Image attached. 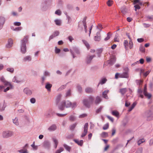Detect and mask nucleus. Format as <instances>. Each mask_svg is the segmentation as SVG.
Here are the masks:
<instances>
[{
  "mask_svg": "<svg viewBox=\"0 0 153 153\" xmlns=\"http://www.w3.org/2000/svg\"><path fill=\"white\" fill-rule=\"evenodd\" d=\"M133 4L134 5V7L135 11L140 8V6L144 5L142 1L140 0H134Z\"/></svg>",
  "mask_w": 153,
  "mask_h": 153,
  "instance_id": "nucleus-4",
  "label": "nucleus"
},
{
  "mask_svg": "<svg viewBox=\"0 0 153 153\" xmlns=\"http://www.w3.org/2000/svg\"><path fill=\"white\" fill-rule=\"evenodd\" d=\"M6 106V104L5 103L4 101L3 105L0 103V111H2L4 110Z\"/></svg>",
  "mask_w": 153,
  "mask_h": 153,
  "instance_id": "nucleus-25",
  "label": "nucleus"
},
{
  "mask_svg": "<svg viewBox=\"0 0 153 153\" xmlns=\"http://www.w3.org/2000/svg\"><path fill=\"white\" fill-rule=\"evenodd\" d=\"M109 127V123H107L104 125L102 128L104 130H105L108 129Z\"/></svg>",
  "mask_w": 153,
  "mask_h": 153,
  "instance_id": "nucleus-50",
  "label": "nucleus"
},
{
  "mask_svg": "<svg viewBox=\"0 0 153 153\" xmlns=\"http://www.w3.org/2000/svg\"><path fill=\"white\" fill-rule=\"evenodd\" d=\"M77 124V123H74V124H72V125H71L70 127V129L71 131H74V129L76 127Z\"/></svg>",
  "mask_w": 153,
  "mask_h": 153,
  "instance_id": "nucleus-30",
  "label": "nucleus"
},
{
  "mask_svg": "<svg viewBox=\"0 0 153 153\" xmlns=\"http://www.w3.org/2000/svg\"><path fill=\"white\" fill-rule=\"evenodd\" d=\"M63 146L67 151L70 152L71 149V147L70 146L65 144L63 145Z\"/></svg>",
  "mask_w": 153,
  "mask_h": 153,
  "instance_id": "nucleus-38",
  "label": "nucleus"
},
{
  "mask_svg": "<svg viewBox=\"0 0 153 153\" xmlns=\"http://www.w3.org/2000/svg\"><path fill=\"white\" fill-rule=\"evenodd\" d=\"M13 134V133L11 131H4L2 133V135L4 138H8L11 136Z\"/></svg>",
  "mask_w": 153,
  "mask_h": 153,
  "instance_id": "nucleus-7",
  "label": "nucleus"
},
{
  "mask_svg": "<svg viewBox=\"0 0 153 153\" xmlns=\"http://www.w3.org/2000/svg\"><path fill=\"white\" fill-rule=\"evenodd\" d=\"M74 141L78 145L82 146L83 143V140H81L79 141L77 139H74Z\"/></svg>",
  "mask_w": 153,
  "mask_h": 153,
  "instance_id": "nucleus-26",
  "label": "nucleus"
},
{
  "mask_svg": "<svg viewBox=\"0 0 153 153\" xmlns=\"http://www.w3.org/2000/svg\"><path fill=\"white\" fill-rule=\"evenodd\" d=\"M21 23L19 22H14V25L16 26H19L21 25Z\"/></svg>",
  "mask_w": 153,
  "mask_h": 153,
  "instance_id": "nucleus-63",
  "label": "nucleus"
},
{
  "mask_svg": "<svg viewBox=\"0 0 153 153\" xmlns=\"http://www.w3.org/2000/svg\"><path fill=\"white\" fill-rule=\"evenodd\" d=\"M103 108V107L102 106H100V107L97 109L96 111V112L97 113H98L100 112L102 109V108Z\"/></svg>",
  "mask_w": 153,
  "mask_h": 153,
  "instance_id": "nucleus-58",
  "label": "nucleus"
},
{
  "mask_svg": "<svg viewBox=\"0 0 153 153\" xmlns=\"http://www.w3.org/2000/svg\"><path fill=\"white\" fill-rule=\"evenodd\" d=\"M5 21V18L3 16H0V30L3 27Z\"/></svg>",
  "mask_w": 153,
  "mask_h": 153,
  "instance_id": "nucleus-13",
  "label": "nucleus"
},
{
  "mask_svg": "<svg viewBox=\"0 0 153 153\" xmlns=\"http://www.w3.org/2000/svg\"><path fill=\"white\" fill-rule=\"evenodd\" d=\"M0 80L4 83L5 85L10 86L11 88L13 87V85H11V83L6 80L5 79L3 76H2L1 77Z\"/></svg>",
  "mask_w": 153,
  "mask_h": 153,
  "instance_id": "nucleus-8",
  "label": "nucleus"
},
{
  "mask_svg": "<svg viewBox=\"0 0 153 153\" xmlns=\"http://www.w3.org/2000/svg\"><path fill=\"white\" fill-rule=\"evenodd\" d=\"M94 97L91 96H89L88 99H85L83 100L84 105L86 107L89 108L91 104H92L94 102Z\"/></svg>",
  "mask_w": 153,
  "mask_h": 153,
  "instance_id": "nucleus-3",
  "label": "nucleus"
},
{
  "mask_svg": "<svg viewBox=\"0 0 153 153\" xmlns=\"http://www.w3.org/2000/svg\"><path fill=\"white\" fill-rule=\"evenodd\" d=\"M133 46V42L131 40L129 41V48L130 49H131L132 48Z\"/></svg>",
  "mask_w": 153,
  "mask_h": 153,
  "instance_id": "nucleus-52",
  "label": "nucleus"
},
{
  "mask_svg": "<svg viewBox=\"0 0 153 153\" xmlns=\"http://www.w3.org/2000/svg\"><path fill=\"white\" fill-rule=\"evenodd\" d=\"M143 116L144 117L147 118V120H149L153 118V113L152 112V111H146L143 114Z\"/></svg>",
  "mask_w": 153,
  "mask_h": 153,
  "instance_id": "nucleus-5",
  "label": "nucleus"
},
{
  "mask_svg": "<svg viewBox=\"0 0 153 153\" xmlns=\"http://www.w3.org/2000/svg\"><path fill=\"white\" fill-rule=\"evenodd\" d=\"M112 114L116 117H118L119 115V113L116 111H113L111 112Z\"/></svg>",
  "mask_w": 153,
  "mask_h": 153,
  "instance_id": "nucleus-32",
  "label": "nucleus"
},
{
  "mask_svg": "<svg viewBox=\"0 0 153 153\" xmlns=\"http://www.w3.org/2000/svg\"><path fill=\"white\" fill-rule=\"evenodd\" d=\"M31 57L30 56H27L25 57L23 59V60L25 61H30L31 60Z\"/></svg>",
  "mask_w": 153,
  "mask_h": 153,
  "instance_id": "nucleus-40",
  "label": "nucleus"
},
{
  "mask_svg": "<svg viewBox=\"0 0 153 153\" xmlns=\"http://www.w3.org/2000/svg\"><path fill=\"white\" fill-rule=\"evenodd\" d=\"M76 88L79 93H81L82 91V88L81 86L78 85L76 86Z\"/></svg>",
  "mask_w": 153,
  "mask_h": 153,
  "instance_id": "nucleus-37",
  "label": "nucleus"
},
{
  "mask_svg": "<svg viewBox=\"0 0 153 153\" xmlns=\"http://www.w3.org/2000/svg\"><path fill=\"white\" fill-rule=\"evenodd\" d=\"M60 49L57 48L56 47H55V52L56 53H58L60 52Z\"/></svg>",
  "mask_w": 153,
  "mask_h": 153,
  "instance_id": "nucleus-61",
  "label": "nucleus"
},
{
  "mask_svg": "<svg viewBox=\"0 0 153 153\" xmlns=\"http://www.w3.org/2000/svg\"><path fill=\"white\" fill-rule=\"evenodd\" d=\"M31 146L34 150H36L38 149V146L35 145L34 141L33 142V144L31 145Z\"/></svg>",
  "mask_w": 153,
  "mask_h": 153,
  "instance_id": "nucleus-44",
  "label": "nucleus"
},
{
  "mask_svg": "<svg viewBox=\"0 0 153 153\" xmlns=\"http://www.w3.org/2000/svg\"><path fill=\"white\" fill-rule=\"evenodd\" d=\"M109 91V90H105L103 91L102 93V96L103 97L106 99H108V97L107 95V94L108 93Z\"/></svg>",
  "mask_w": 153,
  "mask_h": 153,
  "instance_id": "nucleus-23",
  "label": "nucleus"
},
{
  "mask_svg": "<svg viewBox=\"0 0 153 153\" xmlns=\"http://www.w3.org/2000/svg\"><path fill=\"white\" fill-rule=\"evenodd\" d=\"M52 139L53 140L54 142V144H58V142L56 138H53Z\"/></svg>",
  "mask_w": 153,
  "mask_h": 153,
  "instance_id": "nucleus-62",
  "label": "nucleus"
},
{
  "mask_svg": "<svg viewBox=\"0 0 153 153\" xmlns=\"http://www.w3.org/2000/svg\"><path fill=\"white\" fill-rule=\"evenodd\" d=\"M23 91L25 94L28 95H30L32 94V91L27 88L24 89Z\"/></svg>",
  "mask_w": 153,
  "mask_h": 153,
  "instance_id": "nucleus-18",
  "label": "nucleus"
},
{
  "mask_svg": "<svg viewBox=\"0 0 153 153\" xmlns=\"http://www.w3.org/2000/svg\"><path fill=\"white\" fill-rule=\"evenodd\" d=\"M143 94L144 96L148 100H150L151 99L152 95V94L148 93L147 91L143 92Z\"/></svg>",
  "mask_w": 153,
  "mask_h": 153,
  "instance_id": "nucleus-17",
  "label": "nucleus"
},
{
  "mask_svg": "<svg viewBox=\"0 0 153 153\" xmlns=\"http://www.w3.org/2000/svg\"><path fill=\"white\" fill-rule=\"evenodd\" d=\"M43 75L45 76H50V73L47 71H44Z\"/></svg>",
  "mask_w": 153,
  "mask_h": 153,
  "instance_id": "nucleus-41",
  "label": "nucleus"
},
{
  "mask_svg": "<svg viewBox=\"0 0 153 153\" xmlns=\"http://www.w3.org/2000/svg\"><path fill=\"white\" fill-rule=\"evenodd\" d=\"M48 0H44L41 3L40 7L42 10L45 11L48 9Z\"/></svg>",
  "mask_w": 153,
  "mask_h": 153,
  "instance_id": "nucleus-6",
  "label": "nucleus"
},
{
  "mask_svg": "<svg viewBox=\"0 0 153 153\" xmlns=\"http://www.w3.org/2000/svg\"><path fill=\"white\" fill-rule=\"evenodd\" d=\"M119 77L123 78H127L128 77V75L127 72L123 73L122 74L120 75Z\"/></svg>",
  "mask_w": 153,
  "mask_h": 153,
  "instance_id": "nucleus-21",
  "label": "nucleus"
},
{
  "mask_svg": "<svg viewBox=\"0 0 153 153\" xmlns=\"http://www.w3.org/2000/svg\"><path fill=\"white\" fill-rule=\"evenodd\" d=\"M59 34V32L58 31H55L50 36L49 38V41H50L52 39L58 36Z\"/></svg>",
  "mask_w": 153,
  "mask_h": 153,
  "instance_id": "nucleus-11",
  "label": "nucleus"
},
{
  "mask_svg": "<svg viewBox=\"0 0 153 153\" xmlns=\"http://www.w3.org/2000/svg\"><path fill=\"white\" fill-rule=\"evenodd\" d=\"M85 92L88 94H91L94 91L91 88L87 87L85 89Z\"/></svg>",
  "mask_w": 153,
  "mask_h": 153,
  "instance_id": "nucleus-22",
  "label": "nucleus"
},
{
  "mask_svg": "<svg viewBox=\"0 0 153 153\" xmlns=\"http://www.w3.org/2000/svg\"><path fill=\"white\" fill-rule=\"evenodd\" d=\"M6 70L7 71L11 73H13L14 71V68H7Z\"/></svg>",
  "mask_w": 153,
  "mask_h": 153,
  "instance_id": "nucleus-42",
  "label": "nucleus"
},
{
  "mask_svg": "<svg viewBox=\"0 0 153 153\" xmlns=\"http://www.w3.org/2000/svg\"><path fill=\"white\" fill-rule=\"evenodd\" d=\"M140 51L142 52H144L145 51V49L144 46L140 45Z\"/></svg>",
  "mask_w": 153,
  "mask_h": 153,
  "instance_id": "nucleus-48",
  "label": "nucleus"
},
{
  "mask_svg": "<svg viewBox=\"0 0 153 153\" xmlns=\"http://www.w3.org/2000/svg\"><path fill=\"white\" fill-rule=\"evenodd\" d=\"M57 127L56 125L53 124L50 126L48 128V130L49 131H53L56 130Z\"/></svg>",
  "mask_w": 153,
  "mask_h": 153,
  "instance_id": "nucleus-20",
  "label": "nucleus"
},
{
  "mask_svg": "<svg viewBox=\"0 0 153 153\" xmlns=\"http://www.w3.org/2000/svg\"><path fill=\"white\" fill-rule=\"evenodd\" d=\"M55 14L58 16H60L61 15V12L60 10L58 9L56 11Z\"/></svg>",
  "mask_w": 153,
  "mask_h": 153,
  "instance_id": "nucleus-55",
  "label": "nucleus"
},
{
  "mask_svg": "<svg viewBox=\"0 0 153 153\" xmlns=\"http://www.w3.org/2000/svg\"><path fill=\"white\" fill-rule=\"evenodd\" d=\"M127 91V89L126 88H123L121 89L120 90V92L122 95H123Z\"/></svg>",
  "mask_w": 153,
  "mask_h": 153,
  "instance_id": "nucleus-29",
  "label": "nucleus"
},
{
  "mask_svg": "<svg viewBox=\"0 0 153 153\" xmlns=\"http://www.w3.org/2000/svg\"><path fill=\"white\" fill-rule=\"evenodd\" d=\"M71 102L68 100H63L58 105V108L61 111L64 110L65 107L68 108L71 106Z\"/></svg>",
  "mask_w": 153,
  "mask_h": 153,
  "instance_id": "nucleus-1",
  "label": "nucleus"
},
{
  "mask_svg": "<svg viewBox=\"0 0 153 153\" xmlns=\"http://www.w3.org/2000/svg\"><path fill=\"white\" fill-rule=\"evenodd\" d=\"M13 40L11 39H9L8 40L7 43L6 45V47L7 48H11L13 45Z\"/></svg>",
  "mask_w": 153,
  "mask_h": 153,
  "instance_id": "nucleus-14",
  "label": "nucleus"
},
{
  "mask_svg": "<svg viewBox=\"0 0 153 153\" xmlns=\"http://www.w3.org/2000/svg\"><path fill=\"white\" fill-rule=\"evenodd\" d=\"M96 57L95 55L90 56L88 55L87 56L86 59V63L88 64L91 63V60L94 58Z\"/></svg>",
  "mask_w": 153,
  "mask_h": 153,
  "instance_id": "nucleus-12",
  "label": "nucleus"
},
{
  "mask_svg": "<svg viewBox=\"0 0 153 153\" xmlns=\"http://www.w3.org/2000/svg\"><path fill=\"white\" fill-rule=\"evenodd\" d=\"M101 39L100 36H95L94 37V40L96 41H99Z\"/></svg>",
  "mask_w": 153,
  "mask_h": 153,
  "instance_id": "nucleus-46",
  "label": "nucleus"
},
{
  "mask_svg": "<svg viewBox=\"0 0 153 153\" xmlns=\"http://www.w3.org/2000/svg\"><path fill=\"white\" fill-rule=\"evenodd\" d=\"M143 91L142 90L141 88H139L137 90V93L138 94V97H141V98H144V96L142 94Z\"/></svg>",
  "mask_w": 153,
  "mask_h": 153,
  "instance_id": "nucleus-16",
  "label": "nucleus"
},
{
  "mask_svg": "<svg viewBox=\"0 0 153 153\" xmlns=\"http://www.w3.org/2000/svg\"><path fill=\"white\" fill-rule=\"evenodd\" d=\"M111 35L110 34V33L108 32L107 33V36L104 39L105 41H107L111 37Z\"/></svg>",
  "mask_w": 153,
  "mask_h": 153,
  "instance_id": "nucleus-45",
  "label": "nucleus"
},
{
  "mask_svg": "<svg viewBox=\"0 0 153 153\" xmlns=\"http://www.w3.org/2000/svg\"><path fill=\"white\" fill-rule=\"evenodd\" d=\"M76 106V104L75 102H73L72 103H71V107L72 108H74Z\"/></svg>",
  "mask_w": 153,
  "mask_h": 153,
  "instance_id": "nucleus-64",
  "label": "nucleus"
},
{
  "mask_svg": "<svg viewBox=\"0 0 153 153\" xmlns=\"http://www.w3.org/2000/svg\"><path fill=\"white\" fill-rule=\"evenodd\" d=\"M107 81V80L106 78L104 77L102 78L100 80L98 83L97 87H98L100 84L102 85L105 84Z\"/></svg>",
  "mask_w": 153,
  "mask_h": 153,
  "instance_id": "nucleus-15",
  "label": "nucleus"
},
{
  "mask_svg": "<svg viewBox=\"0 0 153 153\" xmlns=\"http://www.w3.org/2000/svg\"><path fill=\"white\" fill-rule=\"evenodd\" d=\"M100 135L102 137L105 138L108 137V133L103 132L100 134Z\"/></svg>",
  "mask_w": 153,
  "mask_h": 153,
  "instance_id": "nucleus-36",
  "label": "nucleus"
},
{
  "mask_svg": "<svg viewBox=\"0 0 153 153\" xmlns=\"http://www.w3.org/2000/svg\"><path fill=\"white\" fill-rule=\"evenodd\" d=\"M13 122L16 126H18L19 124L18 119L16 117H15L14 119H13Z\"/></svg>",
  "mask_w": 153,
  "mask_h": 153,
  "instance_id": "nucleus-33",
  "label": "nucleus"
},
{
  "mask_svg": "<svg viewBox=\"0 0 153 153\" xmlns=\"http://www.w3.org/2000/svg\"><path fill=\"white\" fill-rule=\"evenodd\" d=\"M73 51H74L77 54H79L80 53L79 51L78 48L76 47H74L72 48Z\"/></svg>",
  "mask_w": 153,
  "mask_h": 153,
  "instance_id": "nucleus-31",
  "label": "nucleus"
},
{
  "mask_svg": "<svg viewBox=\"0 0 153 153\" xmlns=\"http://www.w3.org/2000/svg\"><path fill=\"white\" fill-rule=\"evenodd\" d=\"M136 82L137 84L139 85H140L142 84V81L140 80H136Z\"/></svg>",
  "mask_w": 153,
  "mask_h": 153,
  "instance_id": "nucleus-57",
  "label": "nucleus"
},
{
  "mask_svg": "<svg viewBox=\"0 0 153 153\" xmlns=\"http://www.w3.org/2000/svg\"><path fill=\"white\" fill-rule=\"evenodd\" d=\"M54 22L58 26H60L61 25V20L60 19H55L54 20Z\"/></svg>",
  "mask_w": 153,
  "mask_h": 153,
  "instance_id": "nucleus-39",
  "label": "nucleus"
},
{
  "mask_svg": "<svg viewBox=\"0 0 153 153\" xmlns=\"http://www.w3.org/2000/svg\"><path fill=\"white\" fill-rule=\"evenodd\" d=\"M103 51L102 48L99 49L97 50V53L98 57H100L101 54Z\"/></svg>",
  "mask_w": 153,
  "mask_h": 153,
  "instance_id": "nucleus-34",
  "label": "nucleus"
},
{
  "mask_svg": "<svg viewBox=\"0 0 153 153\" xmlns=\"http://www.w3.org/2000/svg\"><path fill=\"white\" fill-rule=\"evenodd\" d=\"M66 87V85H62L58 89V90L59 91H61L63 89H64Z\"/></svg>",
  "mask_w": 153,
  "mask_h": 153,
  "instance_id": "nucleus-60",
  "label": "nucleus"
},
{
  "mask_svg": "<svg viewBox=\"0 0 153 153\" xmlns=\"http://www.w3.org/2000/svg\"><path fill=\"white\" fill-rule=\"evenodd\" d=\"M82 41L85 46H86L87 48H88V50L90 48V45L86 41L84 40H82Z\"/></svg>",
  "mask_w": 153,
  "mask_h": 153,
  "instance_id": "nucleus-35",
  "label": "nucleus"
},
{
  "mask_svg": "<svg viewBox=\"0 0 153 153\" xmlns=\"http://www.w3.org/2000/svg\"><path fill=\"white\" fill-rule=\"evenodd\" d=\"M123 44L125 46V48L127 49L128 45V42L127 40H125L123 42Z\"/></svg>",
  "mask_w": 153,
  "mask_h": 153,
  "instance_id": "nucleus-43",
  "label": "nucleus"
},
{
  "mask_svg": "<svg viewBox=\"0 0 153 153\" xmlns=\"http://www.w3.org/2000/svg\"><path fill=\"white\" fill-rule=\"evenodd\" d=\"M101 101V99L100 97L99 96H97L95 100L94 103L95 104L97 105Z\"/></svg>",
  "mask_w": 153,
  "mask_h": 153,
  "instance_id": "nucleus-24",
  "label": "nucleus"
},
{
  "mask_svg": "<svg viewBox=\"0 0 153 153\" xmlns=\"http://www.w3.org/2000/svg\"><path fill=\"white\" fill-rule=\"evenodd\" d=\"M71 95V90L69 89L68 90L66 93V97L70 96Z\"/></svg>",
  "mask_w": 153,
  "mask_h": 153,
  "instance_id": "nucleus-51",
  "label": "nucleus"
},
{
  "mask_svg": "<svg viewBox=\"0 0 153 153\" xmlns=\"http://www.w3.org/2000/svg\"><path fill=\"white\" fill-rule=\"evenodd\" d=\"M115 61L116 60L114 58H111L109 60L107 61L106 63L110 66H111L114 63Z\"/></svg>",
  "mask_w": 153,
  "mask_h": 153,
  "instance_id": "nucleus-19",
  "label": "nucleus"
},
{
  "mask_svg": "<svg viewBox=\"0 0 153 153\" xmlns=\"http://www.w3.org/2000/svg\"><path fill=\"white\" fill-rule=\"evenodd\" d=\"M145 141V140L143 139H141L138 141L137 142V143L138 145H140L141 143H142L144 142Z\"/></svg>",
  "mask_w": 153,
  "mask_h": 153,
  "instance_id": "nucleus-56",
  "label": "nucleus"
},
{
  "mask_svg": "<svg viewBox=\"0 0 153 153\" xmlns=\"http://www.w3.org/2000/svg\"><path fill=\"white\" fill-rule=\"evenodd\" d=\"M64 149L62 147H60L59 149L57 150L55 153H60L62 152L63 151Z\"/></svg>",
  "mask_w": 153,
  "mask_h": 153,
  "instance_id": "nucleus-53",
  "label": "nucleus"
},
{
  "mask_svg": "<svg viewBox=\"0 0 153 153\" xmlns=\"http://www.w3.org/2000/svg\"><path fill=\"white\" fill-rule=\"evenodd\" d=\"M112 1L111 0H108L107 3V4L108 6H111L112 4Z\"/></svg>",
  "mask_w": 153,
  "mask_h": 153,
  "instance_id": "nucleus-59",
  "label": "nucleus"
},
{
  "mask_svg": "<svg viewBox=\"0 0 153 153\" xmlns=\"http://www.w3.org/2000/svg\"><path fill=\"white\" fill-rule=\"evenodd\" d=\"M43 147L47 149H49L51 147V143L48 140H45L43 143Z\"/></svg>",
  "mask_w": 153,
  "mask_h": 153,
  "instance_id": "nucleus-10",
  "label": "nucleus"
},
{
  "mask_svg": "<svg viewBox=\"0 0 153 153\" xmlns=\"http://www.w3.org/2000/svg\"><path fill=\"white\" fill-rule=\"evenodd\" d=\"M76 118V117L75 116L71 115L69 117V120L71 121H74L75 120Z\"/></svg>",
  "mask_w": 153,
  "mask_h": 153,
  "instance_id": "nucleus-49",
  "label": "nucleus"
},
{
  "mask_svg": "<svg viewBox=\"0 0 153 153\" xmlns=\"http://www.w3.org/2000/svg\"><path fill=\"white\" fill-rule=\"evenodd\" d=\"M66 17V19L68 20L67 24H70L72 21V19L70 16H67Z\"/></svg>",
  "mask_w": 153,
  "mask_h": 153,
  "instance_id": "nucleus-47",
  "label": "nucleus"
},
{
  "mask_svg": "<svg viewBox=\"0 0 153 153\" xmlns=\"http://www.w3.org/2000/svg\"><path fill=\"white\" fill-rule=\"evenodd\" d=\"M28 37L25 36L21 41V51L22 53H25L26 52V44L27 42Z\"/></svg>",
  "mask_w": 153,
  "mask_h": 153,
  "instance_id": "nucleus-2",
  "label": "nucleus"
},
{
  "mask_svg": "<svg viewBox=\"0 0 153 153\" xmlns=\"http://www.w3.org/2000/svg\"><path fill=\"white\" fill-rule=\"evenodd\" d=\"M52 86V85L51 84L49 83V82H48L46 84L45 88L47 89L48 91H50Z\"/></svg>",
  "mask_w": 153,
  "mask_h": 153,
  "instance_id": "nucleus-27",
  "label": "nucleus"
},
{
  "mask_svg": "<svg viewBox=\"0 0 153 153\" xmlns=\"http://www.w3.org/2000/svg\"><path fill=\"white\" fill-rule=\"evenodd\" d=\"M61 97L62 95L61 94H59L57 96L56 100V103L57 105L59 102Z\"/></svg>",
  "mask_w": 153,
  "mask_h": 153,
  "instance_id": "nucleus-28",
  "label": "nucleus"
},
{
  "mask_svg": "<svg viewBox=\"0 0 153 153\" xmlns=\"http://www.w3.org/2000/svg\"><path fill=\"white\" fill-rule=\"evenodd\" d=\"M13 81L14 82H15L17 83H19L20 82V81L17 80V78L16 76H14L13 78Z\"/></svg>",
  "mask_w": 153,
  "mask_h": 153,
  "instance_id": "nucleus-54",
  "label": "nucleus"
},
{
  "mask_svg": "<svg viewBox=\"0 0 153 153\" xmlns=\"http://www.w3.org/2000/svg\"><path fill=\"white\" fill-rule=\"evenodd\" d=\"M88 123H86L85 124L84 127V132H83L81 135V137H83L85 136L87 134L88 130Z\"/></svg>",
  "mask_w": 153,
  "mask_h": 153,
  "instance_id": "nucleus-9",
  "label": "nucleus"
}]
</instances>
